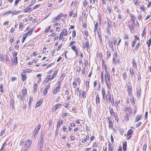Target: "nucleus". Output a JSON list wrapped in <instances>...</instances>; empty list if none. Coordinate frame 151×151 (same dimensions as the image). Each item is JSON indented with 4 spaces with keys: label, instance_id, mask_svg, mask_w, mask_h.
I'll return each instance as SVG.
<instances>
[{
    "label": "nucleus",
    "instance_id": "f257e3e1",
    "mask_svg": "<svg viewBox=\"0 0 151 151\" xmlns=\"http://www.w3.org/2000/svg\"><path fill=\"white\" fill-rule=\"evenodd\" d=\"M106 74H105L104 76L105 81L106 84L108 89H110L111 88V86L110 85V76L109 73H107Z\"/></svg>",
    "mask_w": 151,
    "mask_h": 151
},
{
    "label": "nucleus",
    "instance_id": "f03ea898",
    "mask_svg": "<svg viewBox=\"0 0 151 151\" xmlns=\"http://www.w3.org/2000/svg\"><path fill=\"white\" fill-rule=\"evenodd\" d=\"M44 144V138L43 134L41 133L40 134V139L38 145V151H43L42 150V147L43 146Z\"/></svg>",
    "mask_w": 151,
    "mask_h": 151
},
{
    "label": "nucleus",
    "instance_id": "7ed1b4c3",
    "mask_svg": "<svg viewBox=\"0 0 151 151\" xmlns=\"http://www.w3.org/2000/svg\"><path fill=\"white\" fill-rule=\"evenodd\" d=\"M41 125L40 124H39L36 127V128L34 130L33 133V135L32 137L33 138L35 139L39 132V129H40Z\"/></svg>",
    "mask_w": 151,
    "mask_h": 151
},
{
    "label": "nucleus",
    "instance_id": "20e7f679",
    "mask_svg": "<svg viewBox=\"0 0 151 151\" xmlns=\"http://www.w3.org/2000/svg\"><path fill=\"white\" fill-rule=\"evenodd\" d=\"M126 87L127 89L129 96H131L132 94V85L129 82H128L126 84Z\"/></svg>",
    "mask_w": 151,
    "mask_h": 151
},
{
    "label": "nucleus",
    "instance_id": "39448f33",
    "mask_svg": "<svg viewBox=\"0 0 151 151\" xmlns=\"http://www.w3.org/2000/svg\"><path fill=\"white\" fill-rule=\"evenodd\" d=\"M111 116H114L115 117V120L117 122L118 121V118L117 116V114L116 113H114L113 111L112 108L110 109L109 110Z\"/></svg>",
    "mask_w": 151,
    "mask_h": 151
},
{
    "label": "nucleus",
    "instance_id": "423d86ee",
    "mask_svg": "<svg viewBox=\"0 0 151 151\" xmlns=\"http://www.w3.org/2000/svg\"><path fill=\"white\" fill-rule=\"evenodd\" d=\"M106 99L107 101H109V102H111L112 103H114V101L113 100L112 101L111 100V94L110 92L108 91L106 95Z\"/></svg>",
    "mask_w": 151,
    "mask_h": 151
},
{
    "label": "nucleus",
    "instance_id": "0eeeda50",
    "mask_svg": "<svg viewBox=\"0 0 151 151\" xmlns=\"http://www.w3.org/2000/svg\"><path fill=\"white\" fill-rule=\"evenodd\" d=\"M124 111L126 114H128L132 113V109L129 106L128 107H125L124 108Z\"/></svg>",
    "mask_w": 151,
    "mask_h": 151
},
{
    "label": "nucleus",
    "instance_id": "6e6552de",
    "mask_svg": "<svg viewBox=\"0 0 151 151\" xmlns=\"http://www.w3.org/2000/svg\"><path fill=\"white\" fill-rule=\"evenodd\" d=\"M32 144V141L28 139L25 143V148L27 149L29 148Z\"/></svg>",
    "mask_w": 151,
    "mask_h": 151
},
{
    "label": "nucleus",
    "instance_id": "1a4fd4ad",
    "mask_svg": "<svg viewBox=\"0 0 151 151\" xmlns=\"http://www.w3.org/2000/svg\"><path fill=\"white\" fill-rule=\"evenodd\" d=\"M43 101V99H41L39 100L38 101L35 106V107L36 108H37L39 106H40L41 105V104L42 103Z\"/></svg>",
    "mask_w": 151,
    "mask_h": 151
},
{
    "label": "nucleus",
    "instance_id": "9d476101",
    "mask_svg": "<svg viewBox=\"0 0 151 151\" xmlns=\"http://www.w3.org/2000/svg\"><path fill=\"white\" fill-rule=\"evenodd\" d=\"M50 87V84L48 83L47 85L46 86L45 88L44 89V91L43 92V94L44 95H46L47 93V91L48 88Z\"/></svg>",
    "mask_w": 151,
    "mask_h": 151
},
{
    "label": "nucleus",
    "instance_id": "9b49d317",
    "mask_svg": "<svg viewBox=\"0 0 151 151\" xmlns=\"http://www.w3.org/2000/svg\"><path fill=\"white\" fill-rule=\"evenodd\" d=\"M61 106V104H56L53 107L52 110V111H54L58 108L59 106Z\"/></svg>",
    "mask_w": 151,
    "mask_h": 151
},
{
    "label": "nucleus",
    "instance_id": "f8f14e48",
    "mask_svg": "<svg viewBox=\"0 0 151 151\" xmlns=\"http://www.w3.org/2000/svg\"><path fill=\"white\" fill-rule=\"evenodd\" d=\"M86 42L85 43H83V48H85L86 47L88 48L89 47L88 40V39H86L85 40Z\"/></svg>",
    "mask_w": 151,
    "mask_h": 151
},
{
    "label": "nucleus",
    "instance_id": "ddd939ff",
    "mask_svg": "<svg viewBox=\"0 0 151 151\" xmlns=\"http://www.w3.org/2000/svg\"><path fill=\"white\" fill-rule=\"evenodd\" d=\"M142 115L140 114H138L136 116L135 118V122H138L139 120H140L142 117Z\"/></svg>",
    "mask_w": 151,
    "mask_h": 151
},
{
    "label": "nucleus",
    "instance_id": "4468645a",
    "mask_svg": "<svg viewBox=\"0 0 151 151\" xmlns=\"http://www.w3.org/2000/svg\"><path fill=\"white\" fill-rule=\"evenodd\" d=\"M31 6V5H30L29 6L27 7L25 9L24 11V12H28L32 11V10L31 7H29V6Z\"/></svg>",
    "mask_w": 151,
    "mask_h": 151
},
{
    "label": "nucleus",
    "instance_id": "2eb2a0df",
    "mask_svg": "<svg viewBox=\"0 0 151 151\" xmlns=\"http://www.w3.org/2000/svg\"><path fill=\"white\" fill-rule=\"evenodd\" d=\"M25 96L20 94L18 96V98L20 99L22 102H24V98Z\"/></svg>",
    "mask_w": 151,
    "mask_h": 151
},
{
    "label": "nucleus",
    "instance_id": "dca6fc26",
    "mask_svg": "<svg viewBox=\"0 0 151 151\" xmlns=\"http://www.w3.org/2000/svg\"><path fill=\"white\" fill-rule=\"evenodd\" d=\"M60 86L56 87L54 89L53 91V93L54 94H56L57 92L59 91V90H60Z\"/></svg>",
    "mask_w": 151,
    "mask_h": 151
},
{
    "label": "nucleus",
    "instance_id": "f3484780",
    "mask_svg": "<svg viewBox=\"0 0 151 151\" xmlns=\"http://www.w3.org/2000/svg\"><path fill=\"white\" fill-rule=\"evenodd\" d=\"M96 104H99L100 103V99L98 94L96 95Z\"/></svg>",
    "mask_w": 151,
    "mask_h": 151
},
{
    "label": "nucleus",
    "instance_id": "a211bd4d",
    "mask_svg": "<svg viewBox=\"0 0 151 151\" xmlns=\"http://www.w3.org/2000/svg\"><path fill=\"white\" fill-rule=\"evenodd\" d=\"M22 94L21 95L26 96L27 95V91L26 88H23L22 91Z\"/></svg>",
    "mask_w": 151,
    "mask_h": 151
},
{
    "label": "nucleus",
    "instance_id": "6ab92c4d",
    "mask_svg": "<svg viewBox=\"0 0 151 151\" xmlns=\"http://www.w3.org/2000/svg\"><path fill=\"white\" fill-rule=\"evenodd\" d=\"M141 93V89H137V97L138 99L140 98Z\"/></svg>",
    "mask_w": 151,
    "mask_h": 151
},
{
    "label": "nucleus",
    "instance_id": "aec40b11",
    "mask_svg": "<svg viewBox=\"0 0 151 151\" xmlns=\"http://www.w3.org/2000/svg\"><path fill=\"white\" fill-rule=\"evenodd\" d=\"M132 63L133 64V67L134 68H136L137 67L136 61L134 58L132 59Z\"/></svg>",
    "mask_w": 151,
    "mask_h": 151
},
{
    "label": "nucleus",
    "instance_id": "412c9836",
    "mask_svg": "<svg viewBox=\"0 0 151 151\" xmlns=\"http://www.w3.org/2000/svg\"><path fill=\"white\" fill-rule=\"evenodd\" d=\"M61 34H63V35L64 36L68 34V32L67 31V29H64L61 33Z\"/></svg>",
    "mask_w": 151,
    "mask_h": 151
},
{
    "label": "nucleus",
    "instance_id": "4be33fe9",
    "mask_svg": "<svg viewBox=\"0 0 151 151\" xmlns=\"http://www.w3.org/2000/svg\"><path fill=\"white\" fill-rule=\"evenodd\" d=\"M127 142H125L123 144V149L124 151H126L127 149Z\"/></svg>",
    "mask_w": 151,
    "mask_h": 151
},
{
    "label": "nucleus",
    "instance_id": "5701e85b",
    "mask_svg": "<svg viewBox=\"0 0 151 151\" xmlns=\"http://www.w3.org/2000/svg\"><path fill=\"white\" fill-rule=\"evenodd\" d=\"M102 94L103 99H104L105 98V95L106 94L104 88H102Z\"/></svg>",
    "mask_w": 151,
    "mask_h": 151
},
{
    "label": "nucleus",
    "instance_id": "b1692460",
    "mask_svg": "<svg viewBox=\"0 0 151 151\" xmlns=\"http://www.w3.org/2000/svg\"><path fill=\"white\" fill-rule=\"evenodd\" d=\"M21 76H22V81H24L26 78L25 73H23L21 74Z\"/></svg>",
    "mask_w": 151,
    "mask_h": 151
},
{
    "label": "nucleus",
    "instance_id": "393cba45",
    "mask_svg": "<svg viewBox=\"0 0 151 151\" xmlns=\"http://www.w3.org/2000/svg\"><path fill=\"white\" fill-rule=\"evenodd\" d=\"M20 12L19 11H17L15 10H14L13 11H12V14H13V15L18 14Z\"/></svg>",
    "mask_w": 151,
    "mask_h": 151
},
{
    "label": "nucleus",
    "instance_id": "a878e982",
    "mask_svg": "<svg viewBox=\"0 0 151 151\" xmlns=\"http://www.w3.org/2000/svg\"><path fill=\"white\" fill-rule=\"evenodd\" d=\"M133 133V130L131 129H129V131H128L127 133V137H128L129 136H130Z\"/></svg>",
    "mask_w": 151,
    "mask_h": 151
},
{
    "label": "nucleus",
    "instance_id": "bb28decb",
    "mask_svg": "<svg viewBox=\"0 0 151 151\" xmlns=\"http://www.w3.org/2000/svg\"><path fill=\"white\" fill-rule=\"evenodd\" d=\"M10 105L13 108H14V101L12 99L10 100Z\"/></svg>",
    "mask_w": 151,
    "mask_h": 151
},
{
    "label": "nucleus",
    "instance_id": "cd10ccee",
    "mask_svg": "<svg viewBox=\"0 0 151 151\" xmlns=\"http://www.w3.org/2000/svg\"><path fill=\"white\" fill-rule=\"evenodd\" d=\"M71 49L75 52H77V50L75 45H72L71 46Z\"/></svg>",
    "mask_w": 151,
    "mask_h": 151
},
{
    "label": "nucleus",
    "instance_id": "c85d7f7f",
    "mask_svg": "<svg viewBox=\"0 0 151 151\" xmlns=\"http://www.w3.org/2000/svg\"><path fill=\"white\" fill-rule=\"evenodd\" d=\"M58 72L57 70H55L52 75V77L51 79H53L56 76L57 73Z\"/></svg>",
    "mask_w": 151,
    "mask_h": 151
},
{
    "label": "nucleus",
    "instance_id": "c756f323",
    "mask_svg": "<svg viewBox=\"0 0 151 151\" xmlns=\"http://www.w3.org/2000/svg\"><path fill=\"white\" fill-rule=\"evenodd\" d=\"M62 123H63V122H62V121H61V120L59 121L58 123L57 124V127L58 128L59 127H60L61 124Z\"/></svg>",
    "mask_w": 151,
    "mask_h": 151
},
{
    "label": "nucleus",
    "instance_id": "7c9ffc66",
    "mask_svg": "<svg viewBox=\"0 0 151 151\" xmlns=\"http://www.w3.org/2000/svg\"><path fill=\"white\" fill-rule=\"evenodd\" d=\"M107 22L108 26H109V27H111V22L109 19L108 18L107 19Z\"/></svg>",
    "mask_w": 151,
    "mask_h": 151
},
{
    "label": "nucleus",
    "instance_id": "2f4dec72",
    "mask_svg": "<svg viewBox=\"0 0 151 151\" xmlns=\"http://www.w3.org/2000/svg\"><path fill=\"white\" fill-rule=\"evenodd\" d=\"M131 20L132 23H134L135 22V17L134 15L131 16Z\"/></svg>",
    "mask_w": 151,
    "mask_h": 151
},
{
    "label": "nucleus",
    "instance_id": "473e14b6",
    "mask_svg": "<svg viewBox=\"0 0 151 151\" xmlns=\"http://www.w3.org/2000/svg\"><path fill=\"white\" fill-rule=\"evenodd\" d=\"M111 27H109V26H107V27L106 28V31L107 32L109 33V34H110V29L111 28Z\"/></svg>",
    "mask_w": 151,
    "mask_h": 151
},
{
    "label": "nucleus",
    "instance_id": "72a5a7b5",
    "mask_svg": "<svg viewBox=\"0 0 151 151\" xmlns=\"http://www.w3.org/2000/svg\"><path fill=\"white\" fill-rule=\"evenodd\" d=\"M27 37V34H24L23 36V38L22 39V42L23 43L25 40L26 39V38Z\"/></svg>",
    "mask_w": 151,
    "mask_h": 151
},
{
    "label": "nucleus",
    "instance_id": "f704fd0d",
    "mask_svg": "<svg viewBox=\"0 0 151 151\" xmlns=\"http://www.w3.org/2000/svg\"><path fill=\"white\" fill-rule=\"evenodd\" d=\"M109 127L110 128L112 129L113 127V124L112 121L111 122H109Z\"/></svg>",
    "mask_w": 151,
    "mask_h": 151
},
{
    "label": "nucleus",
    "instance_id": "c9c22d12",
    "mask_svg": "<svg viewBox=\"0 0 151 151\" xmlns=\"http://www.w3.org/2000/svg\"><path fill=\"white\" fill-rule=\"evenodd\" d=\"M33 32V30H29L27 33H25V34H27V36L28 35L29 36L31 35L32 34V33Z\"/></svg>",
    "mask_w": 151,
    "mask_h": 151
},
{
    "label": "nucleus",
    "instance_id": "e433bc0d",
    "mask_svg": "<svg viewBox=\"0 0 151 151\" xmlns=\"http://www.w3.org/2000/svg\"><path fill=\"white\" fill-rule=\"evenodd\" d=\"M0 60L2 61H4V56L2 54H1L0 55Z\"/></svg>",
    "mask_w": 151,
    "mask_h": 151
},
{
    "label": "nucleus",
    "instance_id": "4c0bfd02",
    "mask_svg": "<svg viewBox=\"0 0 151 151\" xmlns=\"http://www.w3.org/2000/svg\"><path fill=\"white\" fill-rule=\"evenodd\" d=\"M124 119L126 121H128L129 120V118L128 117V114H126L124 116Z\"/></svg>",
    "mask_w": 151,
    "mask_h": 151
},
{
    "label": "nucleus",
    "instance_id": "58836bf2",
    "mask_svg": "<svg viewBox=\"0 0 151 151\" xmlns=\"http://www.w3.org/2000/svg\"><path fill=\"white\" fill-rule=\"evenodd\" d=\"M151 42V39H150L148 41H147V45L148 47L150 46Z\"/></svg>",
    "mask_w": 151,
    "mask_h": 151
},
{
    "label": "nucleus",
    "instance_id": "ea45409f",
    "mask_svg": "<svg viewBox=\"0 0 151 151\" xmlns=\"http://www.w3.org/2000/svg\"><path fill=\"white\" fill-rule=\"evenodd\" d=\"M114 147H111L110 145V144H109V151H113Z\"/></svg>",
    "mask_w": 151,
    "mask_h": 151
},
{
    "label": "nucleus",
    "instance_id": "a19ab883",
    "mask_svg": "<svg viewBox=\"0 0 151 151\" xmlns=\"http://www.w3.org/2000/svg\"><path fill=\"white\" fill-rule=\"evenodd\" d=\"M14 62L16 65H17L18 63L17 61V56H15L14 58Z\"/></svg>",
    "mask_w": 151,
    "mask_h": 151
},
{
    "label": "nucleus",
    "instance_id": "79ce46f5",
    "mask_svg": "<svg viewBox=\"0 0 151 151\" xmlns=\"http://www.w3.org/2000/svg\"><path fill=\"white\" fill-rule=\"evenodd\" d=\"M21 0H15L14 2V5L15 6H17L18 4L20 1Z\"/></svg>",
    "mask_w": 151,
    "mask_h": 151
},
{
    "label": "nucleus",
    "instance_id": "37998d69",
    "mask_svg": "<svg viewBox=\"0 0 151 151\" xmlns=\"http://www.w3.org/2000/svg\"><path fill=\"white\" fill-rule=\"evenodd\" d=\"M5 60L6 61H9V58L8 57V55L7 54H6L5 55Z\"/></svg>",
    "mask_w": 151,
    "mask_h": 151
},
{
    "label": "nucleus",
    "instance_id": "c03bdc74",
    "mask_svg": "<svg viewBox=\"0 0 151 151\" xmlns=\"http://www.w3.org/2000/svg\"><path fill=\"white\" fill-rule=\"evenodd\" d=\"M0 88L1 89V92H3L4 91V90H3V84L2 83H1L0 84Z\"/></svg>",
    "mask_w": 151,
    "mask_h": 151
},
{
    "label": "nucleus",
    "instance_id": "a18cd8bd",
    "mask_svg": "<svg viewBox=\"0 0 151 151\" xmlns=\"http://www.w3.org/2000/svg\"><path fill=\"white\" fill-rule=\"evenodd\" d=\"M101 81L102 82H103L104 81V76H103V73L102 71L101 72Z\"/></svg>",
    "mask_w": 151,
    "mask_h": 151
},
{
    "label": "nucleus",
    "instance_id": "49530a36",
    "mask_svg": "<svg viewBox=\"0 0 151 151\" xmlns=\"http://www.w3.org/2000/svg\"><path fill=\"white\" fill-rule=\"evenodd\" d=\"M127 76L126 73L124 72L123 73V78L124 80H125L127 78Z\"/></svg>",
    "mask_w": 151,
    "mask_h": 151
},
{
    "label": "nucleus",
    "instance_id": "de8ad7c7",
    "mask_svg": "<svg viewBox=\"0 0 151 151\" xmlns=\"http://www.w3.org/2000/svg\"><path fill=\"white\" fill-rule=\"evenodd\" d=\"M124 39H127L129 38V37L128 35L126 33H125L124 35Z\"/></svg>",
    "mask_w": 151,
    "mask_h": 151
},
{
    "label": "nucleus",
    "instance_id": "09e8293b",
    "mask_svg": "<svg viewBox=\"0 0 151 151\" xmlns=\"http://www.w3.org/2000/svg\"><path fill=\"white\" fill-rule=\"evenodd\" d=\"M76 36V31L73 30L72 32V37H75Z\"/></svg>",
    "mask_w": 151,
    "mask_h": 151
},
{
    "label": "nucleus",
    "instance_id": "8fccbe9b",
    "mask_svg": "<svg viewBox=\"0 0 151 151\" xmlns=\"http://www.w3.org/2000/svg\"><path fill=\"white\" fill-rule=\"evenodd\" d=\"M111 53L109 51H108L107 52V58H109L110 57Z\"/></svg>",
    "mask_w": 151,
    "mask_h": 151
},
{
    "label": "nucleus",
    "instance_id": "3c124183",
    "mask_svg": "<svg viewBox=\"0 0 151 151\" xmlns=\"http://www.w3.org/2000/svg\"><path fill=\"white\" fill-rule=\"evenodd\" d=\"M145 28H144L143 29V32L142 34V37H144L145 35Z\"/></svg>",
    "mask_w": 151,
    "mask_h": 151
},
{
    "label": "nucleus",
    "instance_id": "603ef678",
    "mask_svg": "<svg viewBox=\"0 0 151 151\" xmlns=\"http://www.w3.org/2000/svg\"><path fill=\"white\" fill-rule=\"evenodd\" d=\"M128 43L127 41L125 42L124 47L126 48H128Z\"/></svg>",
    "mask_w": 151,
    "mask_h": 151
},
{
    "label": "nucleus",
    "instance_id": "864d4df0",
    "mask_svg": "<svg viewBox=\"0 0 151 151\" xmlns=\"http://www.w3.org/2000/svg\"><path fill=\"white\" fill-rule=\"evenodd\" d=\"M37 85L36 83H35L34 86V89L36 91V92L37 91Z\"/></svg>",
    "mask_w": 151,
    "mask_h": 151
},
{
    "label": "nucleus",
    "instance_id": "5fc2aeb1",
    "mask_svg": "<svg viewBox=\"0 0 151 151\" xmlns=\"http://www.w3.org/2000/svg\"><path fill=\"white\" fill-rule=\"evenodd\" d=\"M130 72L132 74V75H133L134 74V72L133 71V70L132 68H130L129 69Z\"/></svg>",
    "mask_w": 151,
    "mask_h": 151
},
{
    "label": "nucleus",
    "instance_id": "6e6d98bb",
    "mask_svg": "<svg viewBox=\"0 0 151 151\" xmlns=\"http://www.w3.org/2000/svg\"><path fill=\"white\" fill-rule=\"evenodd\" d=\"M129 29H130L131 31L132 29H133V27L131 24H129Z\"/></svg>",
    "mask_w": 151,
    "mask_h": 151
},
{
    "label": "nucleus",
    "instance_id": "4d7b16f0",
    "mask_svg": "<svg viewBox=\"0 0 151 151\" xmlns=\"http://www.w3.org/2000/svg\"><path fill=\"white\" fill-rule=\"evenodd\" d=\"M142 124V122H138L137 124H136V127H139L140 125Z\"/></svg>",
    "mask_w": 151,
    "mask_h": 151
},
{
    "label": "nucleus",
    "instance_id": "13d9d810",
    "mask_svg": "<svg viewBox=\"0 0 151 151\" xmlns=\"http://www.w3.org/2000/svg\"><path fill=\"white\" fill-rule=\"evenodd\" d=\"M12 11H10L6 12L5 13V14L7 15H9L11 14H12Z\"/></svg>",
    "mask_w": 151,
    "mask_h": 151
},
{
    "label": "nucleus",
    "instance_id": "bf43d9fd",
    "mask_svg": "<svg viewBox=\"0 0 151 151\" xmlns=\"http://www.w3.org/2000/svg\"><path fill=\"white\" fill-rule=\"evenodd\" d=\"M57 20H58L57 18L55 17L52 19V23H54L56 22Z\"/></svg>",
    "mask_w": 151,
    "mask_h": 151
},
{
    "label": "nucleus",
    "instance_id": "052dcab7",
    "mask_svg": "<svg viewBox=\"0 0 151 151\" xmlns=\"http://www.w3.org/2000/svg\"><path fill=\"white\" fill-rule=\"evenodd\" d=\"M49 78H46L44 81V82L45 83H47L49 81Z\"/></svg>",
    "mask_w": 151,
    "mask_h": 151
},
{
    "label": "nucleus",
    "instance_id": "680f3d73",
    "mask_svg": "<svg viewBox=\"0 0 151 151\" xmlns=\"http://www.w3.org/2000/svg\"><path fill=\"white\" fill-rule=\"evenodd\" d=\"M40 6V4L36 5L33 7V9H35L37 8L38 7H39Z\"/></svg>",
    "mask_w": 151,
    "mask_h": 151
},
{
    "label": "nucleus",
    "instance_id": "e2e57ef3",
    "mask_svg": "<svg viewBox=\"0 0 151 151\" xmlns=\"http://www.w3.org/2000/svg\"><path fill=\"white\" fill-rule=\"evenodd\" d=\"M98 23L97 22L96 23L95 25L94 30L96 31L97 27L98 26Z\"/></svg>",
    "mask_w": 151,
    "mask_h": 151
},
{
    "label": "nucleus",
    "instance_id": "0e129e2a",
    "mask_svg": "<svg viewBox=\"0 0 151 151\" xmlns=\"http://www.w3.org/2000/svg\"><path fill=\"white\" fill-rule=\"evenodd\" d=\"M62 45L61 44H60L59 46L57 48V50H60V49H61V48H62Z\"/></svg>",
    "mask_w": 151,
    "mask_h": 151
},
{
    "label": "nucleus",
    "instance_id": "69168bd1",
    "mask_svg": "<svg viewBox=\"0 0 151 151\" xmlns=\"http://www.w3.org/2000/svg\"><path fill=\"white\" fill-rule=\"evenodd\" d=\"M5 131V129H4L3 130H2L1 132L0 135L2 136L3 135V134L4 133Z\"/></svg>",
    "mask_w": 151,
    "mask_h": 151
},
{
    "label": "nucleus",
    "instance_id": "338daca9",
    "mask_svg": "<svg viewBox=\"0 0 151 151\" xmlns=\"http://www.w3.org/2000/svg\"><path fill=\"white\" fill-rule=\"evenodd\" d=\"M137 110V107H136V106H135L134 108V111L133 112V113H134V114H136Z\"/></svg>",
    "mask_w": 151,
    "mask_h": 151
},
{
    "label": "nucleus",
    "instance_id": "774afa93",
    "mask_svg": "<svg viewBox=\"0 0 151 151\" xmlns=\"http://www.w3.org/2000/svg\"><path fill=\"white\" fill-rule=\"evenodd\" d=\"M108 11L109 14H111V8L110 7H108Z\"/></svg>",
    "mask_w": 151,
    "mask_h": 151
}]
</instances>
